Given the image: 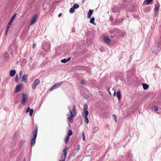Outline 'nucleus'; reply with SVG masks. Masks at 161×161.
Returning <instances> with one entry per match:
<instances>
[{
    "instance_id": "1",
    "label": "nucleus",
    "mask_w": 161,
    "mask_h": 161,
    "mask_svg": "<svg viewBox=\"0 0 161 161\" xmlns=\"http://www.w3.org/2000/svg\"><path fill=\"white\" fill-rule=\"evenodd\" d=\"M34 130L31 133L32 137L31 139V145L33 146L35 144L38 131V127L37 125H35L34 128Z\"/></svg>"
},
{
    "instance_id": "2",
    "label": "nucleus",
    "mask_w": 161,
    "mask_h": 161,
    "mask_svg": "<svg viewBox=\"0 0 161 161\" xmlns=\"http://www.w3.org/2000/svg\"><path fill=\"white\" fill-rule=\"evenodd\" d=\"M70 116L68 117V119L70 123H72L73 122L74 118L76 115V107L75 105L73 106L72 110H70Z\"/></svg>"
},
{
    "instance_id": "3",
    "label": "nucleus",
    "mask_w": 161,
    "mask_h": 161,
    "mask_svg": "<svg viewBox=\"0 0 161 161\" xmlns=\"http://www.w3.org/2000/svg\"><path fill=\"white\" fill-rule=\"evenodd\" d=\"M68 148L66 146H65L63 150L64 154L62 155V160L59 161H65L66 156L67 155V152L68 150Z\"/></svg>"
},
{
    "instance_id": "4",
    "label": "nucleus",
    "mask_w": 161,
    "mask_h": 161,
    "mask_svg": "<svg viewBox=\"0 0 161 161\" xmlns=\"http://www.w3.org/2000/svg\"><path fill=\"white\" fill-rule=\"evenodd\" d=\"M28 99L27 95L26 93H24L22 95V99L21 101V103L23 105L26 104Z\"/></svg>"
},
{
    "instance_id": "5",
    "label": "nucleus",
    "mask_w": 161,
    "mask_h": 161,
    "mask_svg": "<svg viewBox=\"0 0 161 161\" xmlns=\"http://www.w3.org/2000/svg\"><path fill=\"white\" fill-rule=\"evenodd\" d=\"M88 109L87 105L86 104H85L83 108V114H82V115L84 117L87 116L88 115V111L87 110Z\"/></svg>"
},
{
    "instance_id": "6",
    "label": "nucleus",
    "mask_w": 161,
    "mask_h": 161,
    "mask_svg": "<svg viewBox=\"0 0 161 161\" xmlns=\"http://www.w3.org/2000/svg\"><path fill=\"white\" fill-rule=\"evenodd\" d=\"M40 83V80L39 79H36L34 81L33 85L32 86L33 89H35L37 86Z\"/></svg>"
},
{
    "instance_id": "7",
    "label": "nucleus",
    "mask_w": 161,
    "mask_h": 161,
    "mask_svg": "<svg viewBox=\"0 0 161 161\" xmlns=\"http://www.w3.org/2000/svg\"><path fill=\"white\" fill-rule=\"evenodd\" d=\"M62 83V82H61L58 84H56L54 85L50 89V91H52L53 90L55 89L56 88H58Z\"/></svg>"
},
{
    "instance_id": "8",
    "label": "nucleus",
    "mask_w": 161,
    "mask_h": 161,
    "mask_svg": "<svg viewBox=\"0 0 161 161\" xmlns=\"http://www.w3.org/2000/svg\"><path fill=\"white\" fill-rule=\"evenodd\" d=\"M37 17V15L36 14L33 15L31 18V20L30 23V25H32L35 23Z\"/></svg>"
},
{
    "instance_id": "9",
    "label": "nucleus",
    "mask_w": 161,
    "mask_h": 161,
    "mask_svg": "<svg viewBox=\"0 0 161 161\" xmlns=\"http://www.w3.org/2000/svg\"><path fill=\"white\" fill-rule=\"evenodd\" d=\"M12 22L9 21V22L8 23L6 29V35H7V33H8L10 27H11V24H12Z\"/></svg>"
},
{
    "instance_id": "10",
    "label": "nucleus",
    "mask_w": 161,
    "mask_h": 161,
    "mask_svg": "<svg viewBox=\"0 0 161 161\" xmlns=\"http://www.w3.org/2000/svg\"><path fill=\"white\" fill-rule=\"evenodd\" d=\"M104 41L107 43H110V40L109 38L106 36H104L103 37Z\"/></svg>"
},
{
    "instance_id": "11",
    "label": "nucleus",
    "mask_w": 161,
    "mask_h": 161,
    "mask_svg": "<svg viewBox=\"0 0 161 161\" xmlns=\"http://www.w3.org/2000/svg\"><path fill=\"white\" fill-rule=\"evenodd\" d=\"M28 75V74L24 75L22 77V80L26 82L27 80Z\"/></svg>"
},
{
    "instance_id": "12",
    "label": "nucleus",
    "mask_w": 161,
    "mask_h": 161,
    "mask_svg": "<svg viewBox=\"0 0 161 161\" xmlns=\"http://www.w3.org/2000/svg\"><path fill=\"white\" fill-rule=\"evenodd\" d=\"M93 10L90 9L88 11V14H87V17L88 18H91V15L93 13Z\"/></svg>"
},
{
    "instance_id": "13",
    "label": "nucleus",
    "mask_w": 161,
    "mask_h": 161,
    "mask_svg": "<svg viewBox=\"0 0 161 161\" xmlns=\"http://www.w3.org/2000/svg\"><path fill=\"white\" fill-rule=\"evenodd\" d=\"M21 85H19L17 86H16V89H15V92H17L21 90Z\"/></svg>"
},
{
    "instance_id": "14",
    "label": "nucleus",
    "mask_w": 161,
    "mask_h": 161,
    "mask_svg": "<svg viewBox=\"0 0 161 161\" xmlns=\"http://www.w3.org/2000/svg\"><path fill=\"white\" fill-rule=\"evenodd\" d=\"M70 59H71L70 57H69L67 59H62L61 60V62L62 63H65L66 62H67L69 61L70 60Z\"/></svg>"
},
{
    "instance_id": "15",
    "label": "nucleus",
    "mask_w": 161,
    "mask_h": 161,
    "mask_svg": "<svg viewBox=\"0 0 161 161\" xmlns=\"http://www.w3.org/2000/svg\"><path fill=\"white\" fill-rule=\"evenodd\" d=\"M143 89L145 90L149 88V85L148 84L143 83L142 84Z\"/></svg>"
},
{
    "instance_id": "16",
    "label": "nucleus",
    "mask_w": 161,
    "mask_h": 161,
    "mask_svg": "<svg viewBox=\"0 0 161 161\" xmlns=\"http://www.w3.org/2000/svg\"><path fill=\"white\" fill-rule=\"evenodd\" d=\"M15 71L14 70H12L10 71L9 74L11 76H13L15 74Z\"/></svg>"
},
{
    "instance_id": "17",
    "label": "nucleus",
    "mask_w": 161,
    "mask_h": 161,
    "mask_svg": "<svg viewBox=\"0 0 161 161\" xmlns=\"http://www.w3.org/2000/svg\"><path fill=\"white\" fill-rule=\"evenodd\" d=\"M117 96L119 100H120L121 99V95L120 92L119 91H118L117 93Z\"/></svg>"
},
{
    "instance_id": "18",
    "label": "nucleus",
    "mask_w": 161,
    "mask_h": 161,
    "mask_svg": "<svg viewBox=\"0 0 161 161\" xmlns=\"http://www.w3.org/2000/svg\"><path fill=\"white\" fill-rule=\"evenodd\" d=\"M16 14H17L16 13H15L14 14H13V16H12L11 18V19L10 20V22H11L12 23L13 22V20L15 18V17L16 16Z\"/></svg>"
},
{
    "instance_id": "19",
    "label": "nucleus",
    "mask_w": 161,
    "mask_h": 161,
    "mask_svg": "<svg viewBox=\"0 0 161 161\" xmlns=\"http://www.w3.org/2000/svg\"><path fill=\"white\" fill-rule=\"evenodd\" d=\"M95 19L94 17H92L91 18L90 20V23H92L94 25H96V23L94 22Z\"/></svg>"
},
{
    "instance_id": "20",
    "label": "nucleus",
    "mask_w": 161,
    "mask_h": 161,
    "mask_svg": "<svg viewBox=\"0 0 161 161\" xmlns=\"http://www.w3.org/2000/svg\"><path fill=\"white\" fill-rule=\"evenodd\" d=\"M153 0H145L144 3H145L146 5L149 4Z\"/></svg>"
},
{
    "instance_id": "21",
    "label": "nucleus",
    "mask_w": 161,
    "mask_h": 161,
    "mask_svg": "<svg viewBox=\"0 0 161 161\" xmlns=\"http://www.w3.org/2000/svg\"><path fill=\"white\" fill-rule=\"evenodd\" d=\"M4 57L6 59H8V55L7 53L6 52L4 55Z\"/></svg>"
},
{
    "instance_id": "22",
    "label": "nucleus",
    "mask_w": 161,
    "mask_h": 161,
    "mask_svg": "<svg viewBox=\"0 0 161 161\" xmlns=\"http://www.w3.org/2000/svg\"><path fill=\"white\" fill-rule=\"evenodd\" d=\"M84 119L85 122H86L87 124L89 123V120L87 116L84 117Z\"/></svg>"
},
{
    "instance_id": "23",
    "label": "nucleus",
    "mask_w": 161,
    "mask_h": 161,
    "mask_svg": "<svg viewBox=\"0 0 161 161\" xmlns=\"http://www.w3.org/2000/svg\"><path fill=\"white\" fill-rule=\"evenodd\" d=\"M68 136H71L72 134V132L71 130H69L68 132Z\"/></svg>"
},
{
    "instance_id": "24",
    "label": "nucleus",
    "mask_w": 161,
    "mask_h": 161,
    "mask_svg": "<svg viewBox=\"0 0 161 161\" xmlns=\"http://www.w3.org/2000/svg\"><path fill=\"white\" fill-rule=\"evenodd\" d=\"M159 6H155L154 8V11L156 12L158 11L159 10Z\"/></svg>"
},
{
    "instance_id": "25",
    "label": "nucleus",
    "mask_w": 161,
    "mask_h": 161,
    "mask_svg": "<svg viewBox=\"0 0 161 161\" xmlns=\"http://www.w3.org/2000/svg\"><path fill=\"white\" fill-rule=\"evenodd\" d=\"M69 138V136H67L65 139V141L66 142V143H67Z\"/></svg>"
},
{
    "instance_id": "26",
    "label": "nucleus",
    "mask_w": 161,
    "mask_h": 161,
    "mask_svg": "<svg viewBox=\"0 0 161 161\" xmlns=\"http://www.w3.org/2000/svg\"><path fill=\"white\" fill-rule=\"evenodd\" d=\"M113 118L114 119L115 122L117 123V116L116 115L114 114L113 115Z\"/></svg>"
},
{
    "instance_id": "27",
    "label": "nucleus",
    "mask_w": 161,
    "mask_h": 161,
    "mask_svg": "<svg viewBox=\"0 0 161 161\" xmlns=\"http://www.w3.org/2000/svg\"><path fill=\"white\" fill-rule=\"evenodd\" d=\"M69 11L70 12L73 13L75 12V8L73 7L70 8Z\"/></svg>"
},
{
    "instance_id": "28",
    "label": "nucleus",
    "mask_w": 161,
    "mask_h": 161,
    "mask_svg": "<svg viewBox=\"0 0 161 161\" xmlns=\"http://www.w3.org/2000/svg\"><path fill=\"white\" fill-rule=\"evenodd\" d=\"M79 7V5H78V4H74L73 6V7L75 9V8H78Z\"/></svg>"
},
{
    "instance_id": "29",
    "label": "nucleus",
    "mask_w": 161,
    "mask_h": 161,
    "mask_svg": "<svg viewBox=\"0 0 161 161\" xmlns=\"http://www.w3.org/2000/svg\"><path fill=\"white\" fill-rule=\"evenodd\" d=\"M33 113V110L32 109H31L30 111V116H31Z\"/></svg>"
},
{
    "instance_id": "30",
    "label": "nucleus",
    "mask_w": 161,
    "mask_h": 161,
    "mask_svg": "<svg viewBox=\"0 0 161 161\" xmlns=\"http://www.w3.org/2000/svg\"><path fill=\"white\" fill-rule=\"evenodd\" d=\"M82 140H85V136L84 132H82Z\"/></svg>"
},
{
    "instance_id": "31",
    "label": "nucleus",
    "mask_w": 161,
    "mask_h": 161,
    "mask_svg": "<svg viewBox=\"0 0 161 161\" xmlns=\"http://www.w3.org/2000/svg\"><path fill=\"white\" fill-rule=\"evenodd\" d=\"M158 108L156 106H154L153 108V110L154 111H156L158 110Z\"/></svg>"
},
{
    "instance_id": "32",
    "label": "nucleus",
    "mask_w": 161,
    "mask_h": 161,
    "mask_svg": "<svg viewBox=\"0 0 161 161\" xmlns=\"http://www.w3.org/2000/svg\"><path fill=\"white\" fill-rule=\"evenodd\" d=\"M15 81L16 82H17L18 81V80H18V75H17L16 76H15Z\"/></svg>"
},
{
    "instance_id": "33",
    "label": "nucleus",
    "mask_w": 161,
    "mask_h": 161,
    "mask_svg": "<svg viewBox=\"0 0 161 161\" xmlns=\"http://www.w3.org/2000/svg\"><path fill=\"white\" fill-rule=\"evenodd\" d=\"M81 84L82 85H85L86 84V82L84 80H82L80 82Z\"/></svg>"
},
{
    "instance_id": "34",
    "label": "nucleus",
    "mask_w": 161,
    "mask_h": 161,
    "mask_svg": "<svg viewBox=\"0 0 161 161\" xmlns=\"http://www.w3.org/2000/svg\"><path fill=\"white\" fill-rule=\"evenodd\" d=\"M31 109L30 108V107H28L27 108L26 111V113H27L28 112H29V111L30 112V110H31Z\"/></svg>"
},
{
    "instance_id": "35",
    "label": "nucleus",
    "mask_w": 161,
    "mask_h": 161,
    "mask_svg": "<svg viewBox=\"0 0 161 161\" xmlns=\"http://www.w3.org/2000/svg\"><path fill=\"white\" fill-rule=\"evenodd\" d=\"M23 74V71H21L20 72H19V75L20 76H21V75H22Z\"/></svg>"
},
{
    "instance_id": "36",
    "label": "nucleus",
    "mask_w": 161,
    "mask_h": 161,
    "mask_svg": "<svg viewBox=\"0 0 161 161\" xmlns=\"http://www.w3.org/2000/svg\"><path fill=\"white\" fill-rule=\"evenodd\" d=\"M80 149V146L79 145H78L77 146V150L79 151Z\"/></svg>"
},
{
    "instance_id": "37",
    "label": "nucleus",
    "mask_w": 161,
    "mask_h": 161,
    "mask_svg": "<svg viewBox=\"0 0 161 161\" xmlns=\"http://www.w3.org/2000/svg\"><path fill=\"white\" fill-rule=\"evenodd\" d=\"M109 33L111 34H113V32H114V31L113 30H110L109 31Z\"/></svg>"
},
{
    "instance_id": "38",
    "label": "nucleus",
    "mask_w": 161,
    "mask_h": 161,
    "mask_svg": "<svg viewBox=\"0 0 161 161\" xmlns=\"http://www.w3.org/2000/svg\"><path fill=\"white\" fill-rule=\"evenodd\" d=\"M62 15V13H60V14H58V17H61V15Z\"/></svg>"
},
{
    "instance_id": "39",
    "label": "nucleus",
    "mask_w": 161,
    "mask_h": 161,
    "mask_svg": "<svg viewBox=\"0 0 161 161\" xmlns=\"http://www.w3.org/2000/svg\"><path fill=\"white\" fill-rule=\"evenodd\" d=\"M35 44H33V45L32 47V48H33V49H34L35 48Z\"/></svg>"
},
{
    "instance_id": "40",
    "label": "nucleus",
    "mask_w": 161,
    "mask_h": 161,
    "mask_svg": "<svg viewBox=\"0 0 161 161\" xmlns=\"http://www.w3.org/2000/svg\"><path fill=\"white\" fill-rule=\"evenodd\" d=\"M116 92L115 91H114V96H116Z\"/></svg>"
},
{
    "instance_id": "41",
    "label": "nucleus",
    "mask_w": 161,
    "mask_h": 161,
    "mask_svg": "<svg viewBox=\"0 0 161 161\" xmlns=\"http://www.w3.org/2000/svg\"><path fill=\"white\" fill-rule=\"evenodd\" d=\"M114 37H115V36L114 35H113V36H111V37L112 38H113Z\"/></svg>"
}]
</instances>
